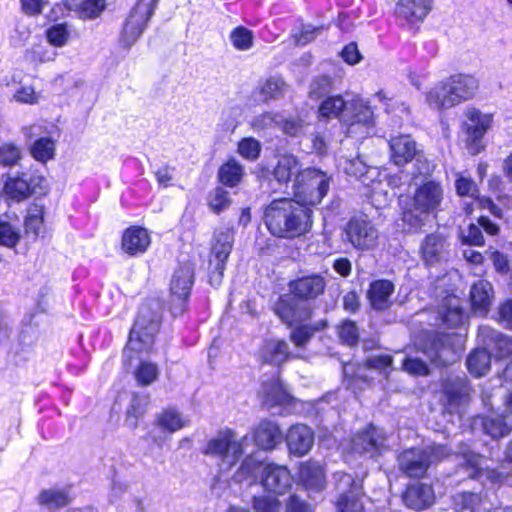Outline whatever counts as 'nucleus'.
I'll return each instance as SVG.
<instances>
[{
    "instance_id": "nucleus-1",
    "label": "nucleus",
    "mask_w": 512,
    "mask_h": 512,
    "mask_svg": "<svg viewBox=\"0 0 512 512\" xmlns=\"http://www.w3.org/2000/svg\"><path fill=\"white\" fill-rule=\"evenodd\" d=\"M322 118L339 117L350 137L362 139L374 132V116L370 106L357 95L344 99L342 96L326 98L319 106Z\"/></svg>"
},
{
    "instance_id": "nucleus-2",
    "label": "nucleus",
    "mask_w": 512,
    "mask_h": 512,
    "mask_svg": "<svg viewBox=\"0 0 512 512\" xmlns=\"http://www.w3.org/2000/svg\"><path fill=\"white\" fill-rule=\"evenodd\" d=\"M265 224L271 234L294 238L306 234L312 227V210L295 198L273 200L266 208Z\"/></svg>"
},
{
    "instance_id": "nucleus-3",
    "label": "nucleus",
    "mask_w": 512,
    "mask_h": 512,
    "mask_svg": "<svg viewBox=\"0 0 512 512\" xmlns=\"http://www.w3.org/2000/svg\"><path fill=\"white\" fill-rule=\"evenodd\" d=\"M260 473V484L267 493L284 495L293 485V477L286 466L275 463H261L253 455L246 456L235 472L233 479L237 483L255 484Z\"/></svg>"
},
{
    "instance_id": "nucleus-4",
    "label": "nucleus",
    "mask_w": 512,
    "mask_h": 512,
    "mask_svg": "<svg viewBox=\"0 0 512 512\" xmlns=\"http://www.w3.org/2000/svg\"><path fill=\"white\" fill-rule=\"evenodd\" d=\"M415 185L413 196L404 207L402 214L403 222L413 230L425 225L428 217L439 209L444 199V189L438 181L424 180Z\"/></svg>"
},
{
    "instance_id": "nucleus-5",
    "label": "nucleus",
    "mask_w": 512,
    "mask_h": 512,
    "mask_svg": "<svg viewBox=\"0 0 512 512\" xmlns=\"http://www.w3.org/2000/svg\"><path fill=\"white\" fill-rule=\"evenodd\" d=\"M161 319V305L158 301H151L142 305L135 324L130 332L125 357H132V353L141 354L152 351L154 338L159 330Z\"/></svg>"
},
{
    "instance_id": "nucleus-6",
    "label": "nucleus",
    "mask_w": 512,
    "mask_h": 512,
    "mask_svg": "<svg viewBox=\"0 0 512 512\" xmlns=\"http://www.w3.org/2000/svg\"><path fill=\"white\" fill-rule=\"evenodd\" d=\"M247 441L248 436L237 439L235 432L226 428L207 441L203 454L214 458L220 470H229L243 456Z\"/></svg>"
},
{
    "instance_id": "nucleus-7",
    "label": "nucleus",
    "mask_w": 512,
    "mask_h": 512,
    "mask_svg": "<svg viewBox=\"0 0 512 512\" xmlns=\"http://www.w3.org/2000/svg\"><path fill=\"white\" fill-rule=\"evenodd\" d=\"M330 178L320 170L314 168L303 169L295 178L291 186L294 198L304 206L319 204L329 189Z\"/></svg>"
},
{
    "instance_id": "nucleus-8",
    "label": "nucleus",
    "mask_w": 512,
    "mask_h": 512,
    "mask_svg": "<svg viewBox=\"0 0 512 512\" xmlns=\"http://www.w3.org/2000/svg\"><path fill=\"white\" fill-rule=\"evenodd\" d=\"M1 181L3 195L16 202L24 201L32 194H44L48 189L46 177L38 173H6L1 176Z\"/></svg>"
},
{
    "instance_id": "nucleus-9",
    "label": "nucleus",
    "mask_w": 512,
    "mask_h": 512,
    "mask_svg": "<svg viewBox=\"0 0 512 512\" xmlns=\"http://www.w3.org/2000/svg\"><path fill=\"white\" fill-rule=\"evenodd\" d=\"M158 0H139L125 19L119 36L122 47L131 48L141 37L154 14Z\"/></svg>"
},
{
    "instance_id": "nucleus-10",
    "label": "nucleus",
    "mask_w": 512,
    "mask_h": 512,
    "mask_svg": "<svg viewBox=\"0 0 512 512\" xmlns=\"http://www.w3.org/2000/svg\"><path fill=\"white\" fill-rule=\"evenodd\" d=\"M448 455L447 449L441 445H430L423 449L411 448L404 450L398 457L399 467L409 477L423 476L429 466Z\"/></svg>"
},
{
    "instance_id": "nucleus-11",
    "label": "nucleus",
    "mask_w": 512,
    "mask_h": 512,
    "mask_svg": "<svg viewBox=\"0 0 512 512\" xmlns=\"http://www.w3.org/2000/svg\"><path fill=\"white\" fill-rule=\"evenodd\" d=\"M344 239L358 251H370L378 245L379 231L366 216H355L344 228Z\"/></svg>"
},
{
    "instance_id": "nucleus-12",
    "label": "nucleus",
    "mask_w": 512,
    "mask_h": 512,
    "mask_svg": "<svg viewBox=\"0 0 512 512\" xmlns=\"http://www.w3.org/2000/svg\"><path fill=\"white\" fill-rule=\"evenodd\" d=\"M350 454L374 458L388 449L387 436L373 425L355 434L346 448Z\"/></svg>"
},
{
    "instance_id": "nucleus-13",
    "label": "nucleus",
    "mask_w": 512,
    "mask_h": 512,
    "mask_svg": "<svg viewBox=\"0 0 512 512\" xmlns=\"http://www.w3.org/2000/svg\"><path fill=\"white\" fill-rule=\"evenodd\" d=\"M465 116L464 131L467 148L471 154H478L483 149L482 139L491 129L494 116L491 113H484L475 107L468 108Z\"/></svg>"
},
{
    "instance_id": "nucleus-14",
    "label": "nucleus",
    "mask_w": 512,
    "mask_h": 512,
    "mask_svg": "<svg viewBox=\"0 0 512 512\" xmlns=\"http://www.w3.org/2000/svg\"><path fill=\"white\" fill-rule=\"evenodd\" d=\"M391 365L392 358L389 355L383 354L369 357L363 367H358L356 373H354V365L352 363H347L343 366L344 381L349 389H353L355 391L356 389L361 388L360 384L366 382V371H378L387 376Z\"/></svg>"
},
{
    "instance_id": "nucleus-15",
    "label": "nucleus",
    "mask_w": 512,
    "mask_h": 512,
    "mask_svg": "<svg viewBox=\"0 0 512 512\" xmlns=\"http://www.w3.org/2000/svg\"><path fill=\"white\" fill-rule=\"evenodd\" d=\"M463 347L462 336L457 334L442 335L434 340L424 354L434 363L447 365L456 361Z\"/></svg>"
},
{
    "instance_id": "nucleus-16",
    "label": "nucleus",
    "mask_w": 512,
    "mask_h": 512,
    "mask_svg": "<svg viewBox=\"0 0 512 512\" xmlns=\"http://www.w3.org/2000/svg\"><path fill=\"white\" fill-rule=\"evenodd\" d=\"M336 488L341 492L336 502L339 512H364L360 501V487L349 474L338 472L334 475Z\"/></svg>"
},
{
    "instance_id": "nucleus-17",
    "label": "nucleus",
    "mask_w": 512,
    "mask_h": 512,
    "mask_svg": "<svg viewBox=\"0 0 512 512\" xmlns=\"http://www.w3.org/2000/svg\"><path fill=\"white\" fill-rule=\"evenodd\" d=\"M455 189L459 196L468 197L473 200L471 204H467L465 210L471 213L474 206L482 209H487L495 216L501 215V209L498 208L491 199L486 197H479V191L475 182L463 173H457L455 179Z\"/></svg>"
},
{
    "instance_id": "nucleus-18",
    "label": "nucleus",
    "mask_w": 512,
    "mask_h": 512,
    "mask_svg": "<svg viewBox=\"0 0 512 512\" xmlns=\"http://www.w3.org/2000/svg\"><path fill=\"white\" fill-rule=\"evenodd\" d=\"M233 236L230 229L217 230L212 244V258L209 260L210 269L216 281H220L225 269L226 260L232 250Z\"/></svg>"
},
{
    "instance_id": "nucleus-19",
    "label": "nucleus",
    "mask_w": 512,
    "mask_h": 512,
    "mask_svg": "<svg viewBox=\"0 0 512 512\" xmlns=\"http://www.w3.org/2000/svg\"><path fill=\"white\" fill-rule=\"evenodd\" d=\"M458 453L463 458L466 471L470 478H476L483 483L487 481L492 485L499 484L503 481L501 473L489 469L485 464L486 460L479 454H475L468 447L462 448Z\"/></svg>"
},
{
    "instance_id": "nucleus-20",
    "label": "nucleus",
    "mask_w": 512,
    "mask_h": 512,
    "mask_svg": "<svg viewBox=\"0 0 512 512\" xmlns=\"http://www.w3.org/2000/svg\"><path fill=\"white\" fill-rule=\"evenodd\" d=\"M442 393L445 405L450 413L459 412L461 406L469 401L470 388L467 379L461 376H449L443 380Z\"/></svg>"
},
{
    "instance_id": "nucleus-21",
    "label": "nucleus",
    "mask_w": 512,
    "mask_h": 512,
    "mask_svg": "<svg viewBox=\"0 0 512 512\" xmlns=\"http://www.w3.org/2000/svg\"><path fill=\"white\" fill-rule=\"evenodd\" d=\"M255 446L261 450H274L282 442L283 434L279 425L271 420L259 421L250 432Z\"/></svg>"
},
{
    "instance_id": "nucleus-22",
    "label": "nucleus",
    "mask_w": 512,
    "mask_h": 512,
    "mask_svg": "<svg viewBox=\"0 0 512 512\" xmlns=\"http://www.w3.org/2000/svg\"><path fill=\"white\" fill-rule=\"evenodd\" d=\"M446 79L456 106L472 99L479 89V81L470 74H453Z\"/></svg>"
},
{
    "instance_id": "nucleus-23",
    "label": "nucleus",
    "mask_w": 512,
    "mask_h": 512,
    "mask_svg": "<svg viewBox=\"0 0 512 512\" xmlns=\"http://www.w3.org/2000/svg\"><path fill=\"white\" fill-rule=\"evenodd\" d=\"M286 443L291 454L299 457L304 456L314 444V433L306 425H293L287 431Z\"/></svg>"
},
{
    "instance_id": "nucleus-24",
    "label": "nucleus",
    "mask_w": 512,
    "mask_h": 512,
    "mask_svg": "<svg viewBox=\"0 0 512 512\" xmlns=\"http://www.w3.org/2000/svg\"><path fill=\"white\" fill-rule=\"evenodd\" d=\"M151 244V237L147 229L139 226L127 228L121 241L122 250L130 256L145 253Z\"/></svg>"
},
{
    "instance_id": "nucleus-25",
    "label": "nucleus",
    "mask_w": 512,
    "mask_h": 512,
    "mask_svg": "<svg viewBox=\"0 0 512 512\" xmlns=\"http://www.w3.org/2000/svg\"><path fill=\"white\" fill-rule=\"evenodd\" d=\"M421 256L426 265L432 266L448 257V244L446 239L437 233L427 235L420 247Z\"/></svg>"
},
{
    "instance_id": "nucleus-26",
    "label": "nucleus",
    "mask_w": 512,
    "mask_h": 512,
    "mask_svg": "<svg viewBox=\"0 0 512 512\" xmlns=\"http://www.w3.org/2000/svg\"><path fill=\"white\" fill-rule=\"evenodd\" d=\"M432 0H399L396 15L408 23L422 22L432 10Z\"/></svg>"
},
{
    "instance_id": "nucleus-27",
    "label": "nucleus",
    "mask_w": 512,
    "mask_h": 512,
    "mask_svg": "<svg viewBox=\"0 0 512 512\" xmlns=\"http://www.w3.org/2000/svg\"><path fill=\"white\" fill-rule=\"evenodd\" d=\"M478 338L482 344L494 347L496 357L505 358L512 355V337L497 332L489 326H481Z\"/></svg>"
},
{
    "instance_id": "nucleus-28",
    "label": "nucleus",
    "mask_w": 512,
    "mask_h": 512,
    "mask_svg": "<svg viewBox=\"0 0 512 512\" xmlns=\"http://www.w3.org/2000/svg\"><path fill=\"white\" fill-rule=\"evenodd\" d=\"M391 159L394 164L402 166L410 162L417 153L416 143L410 135H398L389 141Z\"/></svg>"
},
{
    "instance_id": "nucleus-29",
    "label": "nucleus",
    "mask_w": 512,
    "mask_h": 512,
    "mask_svg": "<svg viewBox=\"0 0 512 512\" xmlns=\"http://www.w3.org/2000/svg\"><path fill=\"white\" fill-rule=\"evenodd\" d=\"M293 295L302 299H313L322 294L326 287V282L319 275H312L291 281L289 284Z\"/></svg>"
},
{
    "instance_id": "nucleus-30",
    "label": "nucleus",
    "mask_w": 512,
    "mask_h": 512,
    "mask_svg": "<svg viewBox=\"0 0 512 512\" xmlns=\"http://www.w3.org/2000/svg\"><path fill=\"white\" fill-rule=\"evenodd\" d=\"M299 479L307 490L321 491L326 484L323 466L316 461H306L300 465Z\"/></svg>"
},
{
    "instance_id": "nucleus-31",
    "label": "nucleus",
    "mask_w": 512,
    "mask_h": 512,
    "mask_svg": "<svg viewBox=\"0 0 512 512\" xmlns=\"http://www.w3.org/2000/svg\"><path fill=\"white\" fill-rule=\"evenodd\" d=\"M425 102L427 105L437 111L447 110L455 107V101L450 94V86L447 79L437 82L425 94Z\"/></svg>"
},
{
    "instance_id": "nucleus-32",
    "label": "nucleus",
    "mask_w": 512,
    "mask_h": 512,
    "mask_svg": "<svg viewBox=\"0 0 512 512\" xmlns=\"http://www.w3.org/2000/svg\"><path fill=\"white\" fill-rule=\"evenodd\" d=\"M438 314L443 323L449 327L461 325L465 318L461 299L452 294L447 295L439 305Z\"/></svg>"
},
{
    "instance_id": "nucleus-33",
    "label": "nucleus",
    "mask_w": 512,
    "mask_h": 512,
    "mask_svg": "<svg viewBox=\"0 0 512 512\" xmlns=\"http://www.w3.org/2000/svg\"><path fill=\"white\" fill-rule=\"evenodd\" d=\"M434 498L432 487L421 483L409 486L403 495L404 503L414 510H423L429 507Z\"/></svg>"
},
{
    "instance_id": "nucleus-34",
    "label": "nucleus",
    "mask_w": 512,
    "mask_h": 512,
    "mask_svg": "<svg viewBox=\"0 0 512 512\" xmlns=\"http://www.w3.org/2000/svg\"><path fill=\"white\" fill-rule=\"evenodd\" d=\"M263 403L269 407L288 404L291 401L290 394L283 387L277 376H273L270 381H264L260 390Z\"/></svg>"
},
{
    "instance_id": "nucleus-35",
    "label": "nucleus",
    "mask_w": 512,
    "mask_h": 512,
    "mask_svg": "<svg viewBox=\"0 0 512 512\" xmlns=\"http://www.w3.org/2000/svg\"><path fill=\"white\" fill-rule=\"evenodd\" d=\"M494 297L493 288L486 280L477 281L470 290V301L474 312L485 315Z\"/></svg>"
},
{
    "instance_id": "nucleus-36",
    "label": "nucleus",
    "mask_w": 512,
    "mask_h": 512,
    "mask_svg": "<svg viewBox=\"0 0 512 512\" xmlns=\"http://www.w3.org/2000/svg\"><path fill=\"white\" fill-rule=\"evenodd\" d=\"M193 284V269L190 265L180 266L173 274L170 290L178 301H185Z\"/></svg>"
},
{
    "instance_id": "nucleus-37",
    "label": "nucleus",
    "mask_w": 512,
    "mask_h": 512,
    "mask_svg": "<svg viewBox=\"0 0 512 512\" xmlns=\"http://www.w3.org/2000/svg\"><path fill=\"white\" fill-rule=\"evenodd\" d=\"M394 292V285L388 280H376L370 284L367 296L370 305L375 310H385L390 307V297Z\"/></svg>"
},
{
    "instance_id": "nucleus-38",
    "label": "nucleus",
    "mask_w": 512,
    "mask_h": 512,
    "mask_svg": "<svg viewBox=\"0 0 512 512\" xmlns=\"http://www.w3.org/2000/svg\"><path fill=\"white\" fill-rule=\"evenodd\" d=\"M289 357L288 344L279 339H270L264 342L259 350V358L268 364L278 366Z\"/></svg>"
},
{
    "instance_id": "nucleus-39",
    "label": "nucleus",
    "mask_w": 512,
    "mask_h": 512,
    "mask_svg": "<svg viewBox=\"0 0 512 512\" xmlns=\"http://www.w3.org/2000/svg\"><path fill=\"white\" fill-rule=\"evenodd\" d=\"M189 423L190 420L175 408L164 409L157 415L155 420V424L159 429L170 434L185 428Z\"/></svg>"
},
{
    "instance_id": "nucleus-40",
    "label": "nucleus",
    "mask_w": 512,
    "mask_h": 512,
    "mask_svg": "<svg viewBox=\"0 0 512 512\" xmlns=\"http://www.w3.org/2000/svg\"><path fill=\"white\" fill-rule=\"evenodd\" d=\"M301 171L298 159L294 155L285 154L278 158L273 174L279 183H287L288 181L293 182L292 177L295 178Z\"/></svg>"
},
{
    "instance_id": "nucleus-41",
    "label": "nucleus",
    "mask_w": 512,
    "mask_h": 512,
    "mask_svg": "<svg viewBox=\"0 0 512 512\" xmlns=\"http://www.w3.org/2000/svg\"><path fill=\"white\" fill-rule=\"evenodd\" d=\"M512 412L503 411L501 416H489L482 420L485 432L492 438H500L508 435L512 430V419L508 416Z\"/></svg>"
},
{
    "instance_id": "nucleus-42",
    "label": "nucleus",
    "mask_w": 512,
    "mask_h": 512,
    "mask_svg": "<svg viewBox=\"0 0 512 512\" xmlns=\"http://www.w3.org/2000/svg\"><path fill=\"white\" fill-rule=\"evenodd\" d=\"M29 153L37 162L46 164L56 154V140L50 136L36 139L29 148Z\"/></svg>"
},
{
    "instance_id": "nucleus-43",
    "label": "nucleus",
    "mask_w": 512,
    "mask_h": 512,
    "mask_svg": "<svg viewBox=\"0 0 512 512\" xmlns=\"http://www.w3.org/2000/svg\"><path fill=\"white\" fill-rule=\"evenodd\" d=\"M69 9L79 11L81 17H98L106 7V0H64Z\"/></svg>"
},
{
    "instance_id": "nucleus-44",
    "label": "nucleus",
    "mask_w": 512,
    "mask_h": 512,
    "mask_svg": "<svg viewBox=\"0 0 512 512\" xmlns=\"http://www.w3.org/2000/svg\"><path fill=\"white\" fill-rule=\"evenodd\" d=\"M244 175V167L235 159L225 162L219 169L218 177L228 187L237 186Z\"/></svg>"
},
{
    "instance_id": "nucleus-45",
    "label": "nucleus",
    "mask_w": 512,
    "mask_h": 512,
    "mask_svg": "<svg viewBox=\"0 0 512 512\" xmlns=\"http://www.w3.org/2000/svg\"><path fill=\"white\" fill-rule=\"evenodd\" d=\"M490 361L491 356L485 349H475L467 358V369L472 375L481 377L489 371Z\"/></svg>"
},
{
    "instance_id": "nucleus-46",
    "label": "nucleus",
    "mask_w": 512,
    "mask_h": 512,
    "mask_svg": "<svg viewBox=\"0 0 512 512\" xmlns=\"http://www.w3.org/2000/svg\"><path fill=\"white\" fill-rule=\"evenodd\" d=\"M148 398L146 396L135 395L126 412L125 425L129 429H136L139 420L143 417L148 407Z\"/></svg>"
},
{
    "instance_id": "nucleus-47",
    "label": "nucleus",
    "mask_w": 512,
    "mask_h": 512,
    "mask_svg": "<svg viewBox=\"0 0 512 512\" xmlns=\"http://www.w3.org/2000/svg\"><path fill=\"white\" fill-rule=\"evenodd\" d=\"M69 502L70 497L68 493L59 489L43 490L38 496V503L49 510L59 509L68 505Z\"/></svg>"
},
{
    "instance_id": "nucleus-48",
    "label": "nucleus",
    "mask_w": 512,
    "mask_h": 512,
    "mask_svg": "<svg viewBox=\"0 0 512 512\" xmlns=\"http://www.w3.org/2000/svg\"><path fill=\"white\" fill-rule=\"evenodd\" d=\"M42 99L40 91H36L33 85L20 83L14 90L11 100L25 105H37Z\"/></svg>"
},
{
    "instance_id": "nucleus-49",
    "label": "nucleus",
    "mask_w": 512,
    "mask_h": 512,
    "mask_svg": "<svg viewBox=\"0 0 512 512\" xmlns=\"http://www.w3.org/2000/svg\"><path fill=\"white\" fill-rule=\"evenodd\" d=\"M344 171L348 175H352L359 178L363 184L368 185V181L371 177L377 174V171L373 167H368L364 161L360 158H354L345 162Z\"/></svg>"
},
{
    "instance_id": "nucleus-50",
    "label": "nucleus",
    "mask_w": 512,
    "mask_h": 512,
    "mask_svg": "<svg viewBox=\"0 0 512 512\" xmlns=\"http://www.w3.org/2000/svg\"><path fill=\"white\" fill-rule=\"evenodd\" d=\"M25 232L34 239L44 233L43 211L40 207L30 208L24 222Z\"/></svg>"
},
{
    "instance_id": "nucleus-51",
    "label": "nucleus",
    "mask_w": 512,
    "mask_h": 512,
    "mask_svg": "<svg viewBox=\"0 0 512 512\" xmlns=\"http://www.w3.org/2000/svg\"><path fill=\"white\" fill-rule=\"evenodd\" d=\"M22 159L21 148L13 142L0 144V166L12 167Z\"/></svg>"
},
{
    "instance_id": "nucleus-52",
    "label": "nucleus",
    "mask_w": 512,
    "mask_h": 512,
    "mask_svg": "<svg viewBox=\"0 0 512 512\" xmlns=\"http://www.w3.org/2000/svg\"><path fill=\"white\" fill-rule=\"evenodd\" d=\"M278 495L272 493L255 495L252 499V507L256 512H280L281 503Z\"/></svg>"
},
{
    "instance_id": "nucleus-53",
    "label": "nucleus",
    "mask_w": 512,
    "mask_h": 512,
    "mask_svg": "<svg viewBox=\"0 0 512 512\" xmlns=\"http://www.w3.org/2000/svg\"><path fill=\"white\" fill-rule=\"evenodd\" d=\"M254 35L246 27L238 26L230 33V40L235 49L239 51L249 50L253 46Z\"/></svg>"
},
{
    "instance_id": "nucleus-54",
    "label": "nucleus",
    "mask_w": 512,
    "mask_h": 512,
    "mask_svg": "<svg viewBox=\"0 0 512 512\" xmlns=\"http://www.w3.org/2000/svg\"><path fill=\"white\" fill-rule=\"evenodd\" d=\"M262 150L261 143L253 137H245L238 142L237 152L248 161H255L259 158Z\"/></svg>"
},
{
    "instance_id": "nucleus-55",
    "label": "nucleus",
    "mask_w": 512,
    "mask_h": 512,
    "mask_svg": "<svg viewBox=\"0 0 512 512\" xmlns=\"http://www.w3.org/2000/svg\"><path fill=\"white\" fill-rule=\"evenodd\" d=\"M274 311L279 318L288 325H292L298 320L291 299L287 295L279 298L275 304Z\"/></svg>"
},
{
    "instance_id": "nucleus-56",
    "label": "nucleus",
    "mask_w": 512,
    "mask_h": 512,
    "mask_svg": "<svg viewBox=\"0 0 512 512\" xmlns=\"http://www.w3.org/2000/svg\"><path fill=\"white\" fill-rule=\"evenodd\" d=\"M57 53L43 45H34L25 53V59L31 64L50 62L56 58Z\"/></svg>"
},
{
    "instance_id": "nucleus-57",
    "label": "nucleus",
    "mask_w": 512,
    "mask_h": 512,
    "mask_svg": "<svg viewBox=\"0 0 512 512\" xmlns=\"http://www.w3.org/2000/svg\"><path fill=\"white\" fill-rule=\"evenodd\" d=\"M20 240V230L8 221L0 219V245L15 247Z\"/></svg>"
},
{
    "instance_id": "nucleus-58",
    "label": "nucleus",
    "mask_w": 512,
    "mask_h": 512,
    "mask_svg": "<svg viewBox=\"0 0 512 512\" xmlns=\"http://www.w3.org/2000/svg\"><path fill=\"white\" fill-rule=\"evenodd\" d=\"M282 121V115L267 112L255 117L251 122V126L255 131L260 132L276 127L279 128Z\"/></svg>"
},
{
    "instance_id": "nucleus-59",
    "label": "nucleus",
    "mask_w": 512,
    "mask_h": 512,
    "mask_svg": "<svg viewBox=\"0 0 512 512\" xmlns=\"http://www.w3.org/2000/svg\"><path fill=\"white\" fill-rule=\"evenodd\" d=\"M48 42L55 47H63L69 40L70 31L66 24H54L46 30Z\"/></svg>"
},
{
    "instance_id": "nucleus-60",
    "label": "nucleus",
    "mask_w": 512,
    "mask_h": 512,
    "mask_svg": "<svg viewBox=\"0 0 512 512\" xmlns=\"http://www.w3.org/2000/svg\"><path fill=\"white\" fill-rule=\"evenodd\" d=\"M158 367L151 362H141L135 370V378L142 386L150 385L158 377Z\"/></svg>"
},
{
    "instance_id": "nucleus-61",
    "label": "nucleus",
    "mask_w": 512,
    "mask_h": 512,
    "mask_svg": "<svg viewBox=\"0 0 512 512\" xmlns=\"http://www.w3.org/2000/svg\"><path fill=\"white\" fill-rule=\"evenodd\" d=\"M332 90V80L328 76H319L313 79L309 87V96L320 99L328 95Z\"/></svg>"
},
{
    "instance_id": "nucleus-62",
    "label": "nucleus",
    "mask_w": 512,
    "mask_h": 512,
    "mask_svg": "<svg viewBox=\"0 0 512 512\" xmlns=\"http://www.w3.org/2000/svg\"><path fill=\"white\" fill-rule=\"evenodd\" d=\"M285 87V82L281 78L271 77L263 84L261 93L267 99H274L284 93Z\"/></svg>"
},
{
    "instance_id": "nucleus-63",
    "label": "nucleus",
    "mask_w": 512,
    "mask_h": 512,
    "mask_svg": "<svg viewBox=\"0 0 512 512\" xmlns=\"http://www.w3.org/2000/svg\"><path fill=\"white\" fill-rule=\"evenodd\" d=\"M230 205L228 192L221 187L213 190L209 196V206L215 213L227 209Z\"/></svg>"
},
{
    "instance_id": "nucleus-64",
    "label": "nucleus",
    "mask_w": 512,
    "mask_h": 512,
    "mask_svg": "<svg viewBox=\"0 0 512 512\" xmlns=\"http://www.w3.org/2000/svg\"><path fill=\"white\" fill-rule=\"evenodd\" d=\"M402 367L405 372L413 376H425L429 373L427 365L419 358L407 357Z\"/></svg>"
}]
</instances>
